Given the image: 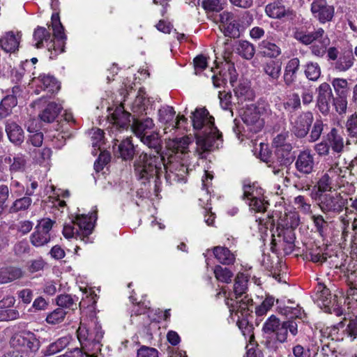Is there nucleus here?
<instances>
[{"label":"nucleus","mask_w":357,"mask_h":357,"mask_svg":"<svg viewBox=\"0 0 357 357\" xmlns=\"http://www.w3.org/2000/svg\"><path fill=\"white\" fill-rule=\"evenodd\" d=\"M22 271L19 268L6 267L0 268V283H8L20 278Z\"/></svg>","instance_id":"f704fd0d"},{"label":"nucleus","mask_w":357,"mask_h":357,"mask_svg":"<svg viewBox=\"0 0 357 357\" xmlns=\"http://www.w3.org/2000/svg\"><path fill=\"white\" fill-rule=\"evenodd\" d=\"M114 146V151L119 153V156L124 160H128L132 159L135 155L134 145L132 144L130 138H126L123 140L116 147Z\"/></svg>","instance_id":"bb28decb"},{"label":"nucleus","mask_w":357,"mask_h":357,"mask_svg":"<svg viewBox=\"0 0 357 357\" xmlns=\"http://www.w3.org/2000/svg\"><path fill=\"white\" fill-rule=\"evenodd\" d=\"M137 357H158V352L154 348L142 346L138 349Z\"/></svg>","instance_id":"338daca9"},{"label":"nucleus","mask_w":357,"mask_h":357,"mask_svg":"<svg viewBox=\"0 0 357 357\" xmlns=\"http://www.w3.org/2000/svg\"><path fill=\"white\" fill-rule=\"evenodd\" d=\"M215 278L222 282L229 283L231 281L233 273L227 268L216 266L214 268Z\"/></svg>","instance_id":"de8ad7c7"},{"label":"nucleus","mask_w":357,"mask_h":357,"mask_svg":"<svg viewBox=\"0 0 357 357\" xmlns=\"http://www.w3.org/2000/svg\"><path fill=\"white\" fill-rule=\"evenodd\" d=\"M305 77L311 81H317L321 75V68L316 62H308L304 66Z\"/></svg>","instance_id":"79ce46f5"},{"label":"nucleus","mask_w":357,"mask_h":357,"mask_svg":"<svg viewBox=\"0 0 357 357\" xmlns=\"http://www.w3.org/2000/svg\"><path fill=\"white\" fill-rule=\"evenodd\" d=\"M269 111L270 107L264 101L247 105L242 114V120L245 126L244 129L252 133L261 131L264 126L263 116Z\"/></svg>","instance_id":"6e6552de"},{"label":"nucleus","mask_w":357,"mask_h":357,"mask_svg":"<svg viewBox=\"0 0 357 357\" xmlns=\"http://www.w3.org/2000/svg\"><path fill=\"white\" fill-rule=\"evenodd\" d=\"M236 50L238 54L245 59H251L255 52L254 45L246 40L240 41Z\"/></svg>","instance_id":"37998d69"},{"label":"nucleus","mask_w":357,"mask_h":357,"mask_svg":"<svg viewBox=\"0 0 357 357\" xmlns=\"http://www.w3.org/2000/svg\"><path fill=\"white\" fill-rule=\"evenodd\" d=\"M17 104L14 96H6L0 103V117L5 118L12 112V109Z\"/></svg>","instance_id":"ea45409f"},{"label":"nucleus","mask_w":357,"mask_h":357,"mask_svg":"<svg viewBox=\"0 0 357 357\" xmlns=\"http://www.w3.org/2000/svg\"><path fill=\"white\" fill-rule=\"evenodd\" d=\"M50 240V234L36 227V231L31 236V243L36 247H40L47 243Z\"/></svg>","instance_id":"c03bdc74"},{"label":"nucleus","mask_w":357,"mask_h":357,"mask_svg":"<svg viewBox=\"0 0 357 357\" xmlns=\"http://www.w3.org/2000/svg\"><path fill=\"white\" fill-rule=\"evenodd\" d=\"M226 304L229 308L231 315H241L243 317H249L252 310L250 307L252 305V299L248 295H245L243 298H236L235 301L232 299H227Z\"/></svg>","instance_id":"f8f14e48"},{"label":"nucleus","mask_w":357,"mask_h":357,"mask_svg":"<svg viewBox=\"0 0 357 357\" xmlns=\"http://www.w3.org/2000/svg\"><path fill=\"white\" fill-rule=\"evenodd\" d=\"M205 10L209 11H220L222 9L221 0H204L202 3Z\"/></svg>","instance_id":"0e129e2a"},{"label":"nucleus","mask_w":357,"mask_h":357,"mask_svg":"<svg viewBox=\"0 0 357 357\" xmlns=\"http://www.w3.org/2000/svg\"><path fill=\"white\" fill-rule=\"evenodd\" d=\"M96 214L91 215H77L75 220L66 223L63 229V234L66 238H79L85 243L89 241V236L91 234Z\"/></svg>","instance_id":"423d86ee"},{"label":"nucleus","mask_w":357,"mask_h":357,"mask_svg":"<svg viewBox=\"0 0 357 357\" xmlns=\"http://www.w3.org/2000/svg\"><path fill=\"white\" fill-rule=\"evenodd\" d=\"M342 173L341 167L337 163L333 164L329 169L324 174L328 176L330 181L337 182Z\"/></svg>","instance_id":"052dcab7"},{"label":"nucleus","mask_w":357,"mask_h":357,"mask_svg":"<svg viewBox=\"0 0 357 357\" xmlns=\"http://www.w3.org/2000/svg\"><path fill=\"white\" fill-rule=\"evenodd\" d=\"M222 29H223L226 36L234 38L239 35L238 24L234 19L228 24H226V25H224Z\"/></svg>","instance_id":"13d9d810"},{"label":"nucleus","mask_w":357,"mask_h":357,"mask_svg":"<svg viewBox=\"0 0 357 357\" xmlns=\"http://www.w3.org/2000/svg\"><path fill=\"white\" fill-rule=\"evenodd\" d=\"M111 116V121L117 128H123L130 124V114L125 111L122 104L116 107Z\"/></svg>","instance_id":"412c9836"},{"label":"nucleus","mask_w":357,"mask_h":357,"mask_svg":"<svg viewBox=\"0 0 357 357\" xmlns=\"http://www.w3.org/2000/svg\"><path fill=\"white\" fill-rule=\"evenodd\" d=\"M327 141L332 151L340 156V153L343 151L344 142L343 137L337 129H331V132L327 135Z\"/></svg>","instance_id":"5701e85b"},{"label":"nucleus","mask_w":357,"mask_h":357,"mask_svg":"<svg viewBox=\"0 0 357 357\" xmlns=\"http://www.w3.org/2000/svg\"><path fill=\"white\" fill-rule=\"evenodd\" d=\"M77 335L81 349L75 348L66 352L68 357H83V354L86 357H97L98 352L100 351V341L103 337L101 327L95 326L93 328L91 326L87 328L81 323Z\"/></svg>","instance_id":"7ed1b4c3"},{"label":"nucleus","mask_w":357,"mask_h":357,"mask_svg":"<svg viewBox=\"0 0 357 357\" xmlns=\"http://www.w3.org/2000/svg\"><path fill=\"white\" fill-rule=\"evenodd\" d=\"M191 142V139L189 137H183L169 139L167 146L176 153H185L188 152V146Z\"/></svg>","instance_id":"7c9ffc66"},{"label":"nucleus","mask_w":357,"mask_h":357,"mask_svg":"<svg viewBox=\"0 0 357 357\" xmlns=\"http://www.w3.org/2000/svg\"><path fill=\"white\" fill-rule=\"evenodd\" d=\"M324 33V30L322 28L317 29L314 32L307 33L303 31H297L294 33V38L305 45H309L318 40Z\"/></svg>","instance_id":"cd10ccee"},{"label":"nucleus","mask_w":357,"mask_h":357,"mask_svg":"<svg viewBox=\"0 0 357 357\" xmlns=\"http://www.w3.org/2000/svg\"><path fill=\"white\" fill-rule=\"evenodd\" d=\"M51 25L56 41L52 40L50 32L46 28L38 26L35 29L33 33V45L38 49L46 46L49 51L53 50L56 54L62 53L64 51L66 36L58 13L52 14Z\"/></svg>","instance_id":"f03ea898"},{"label":"nucleus","mask_w":357,"mask_h":357,"mask_svg":"<svg viewBox=\"0 0 357 357\" xmlns=\"http://www.w3.org/2000/svg\"><path fill=\"white\" fill-rule=\"evenodd\" d=\"M317 41L320 43V46L313 45L312 47V52L315 56H323L326 53L328 46L330 45V40L327 35L324 33L323 36L320 37Z\"/></svg>","instance_id":"3c124183"},{"label":"nucleus","mask_w":357,"mask_h":357,"mask_svg":"<svg viewBox=\"0 0 357 357\" xmlns=\"http://www.w3.org/2000/svg\"><path fill=\"white\" fill-rule=\"evenodd\" d=\"M155 124L152 119H135L131 126L133 133L140 139V141L155 152L161 148V139L157 132H151Z\"/></svg>","instance_id":"0eeeda50"},{"label":"nucleus","mask_w":357,"mask_h":357,"mask_svg":"<svg viewBox=\"0 0 357 357\" xmlns=\"http://www.w3.org/2000/svg\"><path fill=\"white\" fill-rule=\"evenodd\" d=\"M4 162L9 165V170L11 174L22 172L25 168L26 160L22 154L14 156H8L4 159Z\"/></svg>","instance_id":"72a5a7b5"},{"label":"nucleus","mask_w":357,"mask_h":357,"mask_svg":"<svg viewBox=\"0 0 357 357\" xmlns=\"http://www.w3.org/2000/svg\"><path fill=\"white\" fill-rule=\"evenodd\" d=\"M40 343L34 334L22 332L15 334L10 340L11 349L2 357H33Z\"/></svg>","instance_id":"39448f33"},{"label":"nucleus","mask_w":357,"mask_h":357,"mask_svg":"<svg viewBox=\"0 0 357 357\" xmlns=\"http://www.w3.org/2000/svg\"><path fill=\"white\" fill-rule=\"evenodd\" d=\"M298 332V324L295 320L283 321L279 331L277 332L276 340L281 343L287 342L289 335L295 337Z\"/></svg>","instance_id":"2eb2a0df"},{"label":"nucleus","mask_w":357,"mask_h":357,"mask_svg":"<svg viewBox=\"0 0 357 357\" xmlns=\"http://www.w3.org/2000/svg\"><path fill=\"white\" fill-rule=\"evenodd\" d=\"M66 314L64 309L58 307L47 316L46 321L48 324H57L63 321Z\"/></svg>","instance_id":"864d4df0"},{"label":"nucleus","mask_w":357,"mask_h":357,"mask_svg":"<svg viewBox=\"0 0 357 357\" xmlns=\"http://www.w3.org/2000/svg\"><path fill=\"white\" fill-rule=\"evenodd\" d=\"M149 105V100L140 91L132 105L131 109L134 113L142 114L144 112H146Z\"/></svg>","instance_id":"e433bc0d"},{"label":"nucleus","mask_w":357,"mask_h":357,"mask_svg":"<svg viewBox=\"0 0 357 357\" xmlns=\"http://www.w3.org/2000/svg\"><path fill=\"white\" fill-rule=\"evenodd\" d=\"M262 69L270 81H276L281 74L282 63L279 61L269 60L263 63Z\"/></svg>","instance_id":"b1692460"},{"label":"nucleus","mask_w":357,"mask_h":357,"mask_svg":"<svg viewBox=\"0 0 357 357\" xmlns=\"http://www.w3.org/2000/svg\"><path fill=\"white\" fill-rule=\"evenodd\" d=\"M282 322L280 321L279 319L272 315L264 324L263 331L266 333H275L277 338V332L279 331Z\"/></svg>","instance_id":"a18cd8bd"},{"label":"nucleus","mask_w":357,"mask_h":357,"mask_svg":"<svg viewBox=\"0 0 357 357\" xmlns=\"http://www.w3.org/2000/svg\"><path fill=\"white\" fill-rule=\"evenodd\" d=\"M141 153L134 162L135 174L139 179L148 181L151 178L159 179L164 174L165 164L164 158L158 155Z\"/></svg>","instance_id":"20e7f679"},{"label":"nucleus","mask_w":357,"mask_h":357,"mask_svg":"<svg viewBox=\"0 0 357 357\" xmlns=\"http://www.w3.org/2000/svg\"><path fill=\"white\" fill-rule=\"evenodd\" d=\"M20 39V33L15 34L13 31L6 32L0 38V47L6 52H15L19 47Z\"/></svg>","instance_id":"a211bd4d"},{"label":"nucleus","mask_w":357,"mask_h":357,"mask_svg":"<svg viewBox=\"0 0 357 357\" xmlns=\"http://www.w3.org/2000/svg\"><path fill=\"white\" fill-rule=\"evenodd\" d=\"M27 130L30 133H32L29 135V141L30 143L36 147H39L42 145L43 142V135L40 132H34L31 130V126H28Z\"/></svg>","instance_id":"680f3d73"},{"label":"nucleus","mask_w":357,"mask_h":357,"mask_svg":"<svg viewBox=\"0 0 357 357\" xmlns=\"http://www.w3.org/2000/svg\"><path fill=\"white\" fill-rule=\"evenodd\" d=\"M274 304V298L267 296L261 305L255 309V313L257 317H263L273 307Z\"/></svg>","instance_id":"6e6d98bb"},{"label":"nucleus","mask_w":357,"mask_h":357,"mask_svg":"<svg viewBox=\"0 0 357 357\" xmlns=\"http://www.w3.org/2000/svg\"><path fill=\"white\" fill-rule=\"evenodd\" d=\"M71 340L72 337L70 335L60 337L56 341L48 346L46 350V354L47 355H53L57 352L61 351L70 344Z\"/></svg>","instance_id":"58836bf2"},{"label":"nucleus","mask_w":357,"mask_h":357,"mask_svg":"<svg viewBox=\"0 0 357 357\" xmlns=\"http://www.w3.org/2000/svg\"><path fill=\"white\" fill-rule=\"evenodd\" d=\"M56 303L60 307L59 308H72L73 305L76 306L74 300L70 295L63 294L60 295L56 298Z\"/></svg>","instance_id":"bf43d9fd"},{"label":"nucleus","mask_w":357,"mask_h":357,"mask_svg":"<svg viewBox=\"0 0 357 357\" xmlns=\"http://www.w3.org/2000/svg\"><path fill=\"white\" fill-rule=\"evenodd\" d=\"M250 210L258 213H264L266 211L268 202L265 199L264 196H260L247 203Z\"/></svg>","instance_id":"49530a36"},{"label":"nucleus","mask_w":357,"mask_h":357,"mask_svg":"<svg viewBox=\"0 0 357 357\" xmlns=\"http://www.w3.org/2000/svg\"><path fill=\"white\" fill-rule=\"evenodd\" d=\"M333 182L330 181L328 176L323 174L318 181L317 185V192L316 194L326 193V192H332Z\"/></svg>","instance_id":"5fc2aeb1"},{"label":"nucleus","mask_w":357,"mask_h":357,"mask_svg":"<svg viewBox=\"0 0 357 357\" xmlns=\"http://www.w3.org/2000/svg\"><path fill=\"white\" fill-rule=\"evenodd\" d=\"M314 199L317 201L319 208L324 213H339L347 204L346 195L335 191L316 194Z\"/></svg>","instance_id":"1a4fd4ad"},{"label":"nucleus","mask_w":357,"mask_h":357,"mask_svg":"<svg viewBox=\"0 0 357 357\" xmlns=\"http://www.w3.org/2000/svg\"><path fill=\"white\" fill-rule=\"evenodd\" d=\"M294 204L297 208L305 214L312 213L311 204L306 202L305 198L302 195H298L294 198Z\"/></svg>","instance_id":"4d7b16f0"},{"label":"nucleus","mask_w":357,"mask_h":357,"mask_svg":"<svg viewBox=\"0 0 357 357\" xmlns=\"http://www.w3.org/2000/svg\"><path fill=\"white\" fill-rule=\"evenodd\" d=\"M311 220H312L317 231L322 237L326 235V230L328 227V222L321 215H312Z\"/></svg>","instance_id":"09e8293b"},{"label":"nucleus","mask_w":357,"mask_h":357,"mask_svg":"<svg viewBox=\"0 0 357 357\" xmlns=\"http://www.w3.org/2000/svg\"><path fill=\"white\" fill-rule=\"evenodd\" d=\"M31 199L27 195L20 199H17L10 206V211L12 213H16L20 211L26 210L31 206Z\"/></svg>","instance_id":"8fccbe9b"},{"label":"nucleus","mask_w":357,"mask_h":357,"mask_svg":"<svg viewBox=\"0 0 357 357\" xmlns=\"http://www.w3.org/2000/svg\"><path fill=\"white\" fill-rule=\"evenodd\" d=\"M354 61V56L351 51L344 52L335 63L334 68L339 72H345L350 69Z\"/></svg>","instance_id":"c756f323"},{"label":"nucleus","mask_w":357,"mask_h":357,"mask_svg":"<svg viewBox=\"0 0 357 357\" xmlns=\"http://www.w3.org/2000/svg\"><path fill=\"white\" fill-rule=\"evenodd\" d=\"M347 130L352 137L357 136V115L352 114L347 121Z\"/></svg>","instance_id":"69168bd1"},{"label":"nucleus","mask_w":357,"mask_h":357,"mask_svg":"<svg viewBox=\"0 0 357 357\" xmlns=\"http://www.w3.org/2000/svg\"><path fill=\"white\" fill-rule=\"evenodd\" d=\"M234 91L238 102H241L247 100H252L254 96L252 91L245 83L239 84L238 86L234 88Z\"/></svg>","instance_id":"a19ab883"},{"label":"nucleus","mask_w":357,"mask_h":357,"mask_svg":"<svg viewBox=\"0 0 357 357\" xmlns=\"http://www.w3.org/2000/svg\"><path fill=\"white\" fill-rule=\"evenodd\" d=\"M284 108L289 112H293L301 107V99L298 93H292L283 103Z\"/></svg>","instance_id":"603ef678"},{"label":"nucleus","mask_w":357,"mask_h":357,"mask_svg":"<svg viewBox=\"0 0 357 357\" xmlns=\"http://www.w3.org/2000/svg\"><path fill=\"white\" fill-rule=\"evenodd\" d=\"M294 357H311L310 349H305L301 344H296L292 347Z\"/></svg>","instance_id":"774afa93"},{"label":"nucleus","mask_w":357,"mask_h":357,"mask_svg":"<svg viewBox=\"0 0 357 357\" xmlns=\"http://www.w3.org/2000/svg\"><path fill=\"white\" fill-rule=\"evenodd\" d=\"M259 49L264 56L269 58H277L281 54L280 47L268 39L264 40L259 43Z\"/></svg>","instance_id":"c85d7f7f"},{"label":"nucleus","mask_w":357,"mask_h":357,"mask_svg":"<svg viewBox=\"0 0 357 357\" xmlns=\"http://www.w3.org/2000/svg\"><path fill=\"white\" fill-rule=\"evenodd\" d=\"M158 121L166 126L164 128L165 133H167V129H175L174 117L176 112L172 107L165 105L161 107L158 110Z\"/></svg>","instance_id":"6ab92c4d"},{"label":"nucleus","mask_w":357,"mask_h":357,"mask_svg":"<svg viewBox=\"0 0 357 357\" xmlns=\"http://www.w3.org/2000/svg\"><path fill=\"white\" fill-rule=\"evenodd\" d=\"M63 107L61 103L50 102L39 114L40 119L47 123H51L55 120Z\"/></svg>","instance_id":"4be33fe9"},{"label":"nucleus","mask_w":357,"mask_h":357,"mask_svg":"<svg viewBox=\"0 0 357 357\" xmlns=\"http://www.w3.org/2000/svg\"><path fill=\"white\" fill-rule=\"evenodd\" d=\"M296 168L301 173L308 174L314 169V157L308 151H304L299 153L296 160Z\"/></svg>","instance_id":"4468645a"},{"label":"nucleus","mask_w":357,"mask_h":357,"mask_svg":"<svg viewBox=\"0 0 357 357\" xmlns=\"http://www.w3.org/2000/svg\"><path fill=\"white\" fill-rule=\"evenodd\" d=\"M317 91V104L319 108L322 112H326L328 110L329 102L333 97L331 88L328 83L324 82L319 85Z\"/></svg>","instance_id":"dca6fc26"},{"label":"nucleus","mask_w":357,"mask_h":357,"mask_svg":"<svg viewBox=\"0 0 357 357\" xmlns=\"http://www.w3.org/2000/svg\"><path fill=\"white\" fill-rule=\"evenodd\" d=\"M243 199L248 203L255 198L263 196L264 190L255 183H244L243 186Z\"/></svg>","instance_id":"473e14b6"},{"label":"nucleus","mask_w":357,"mask_h":357,"mask_svg":"<svg viewBox=\"0 0 357 357\" xmlns=\"http://www.w3.org/2000/svg\"><path fill=\"white\" fill-rule=\"evenodd\" d=\"M30 84L37 88V93L40 91H44L52 95L56 93L60 89V84L56 79L52 76L46 75L33 77Z\"/></svg>","instance_id":"9b49d317"},{"label":"nucleus","mask_w":357,"mask_h":357,"mask_svg":"<svg viewBox=\"0 0 357 357\" xmlns=\"http://www.w3.org/2000/svg\"><path fill=\"white\" fill-rule=\"evenodd\" d=\"M311 12L314 18L324 24L332 20L335 8L328 5L326 0H314L311 3Z\"/></svg>","instance_id":"9d476101"},{"label":"nucleus","mask_w":357,"mask_h":357,"mask_svg":"<svg viewBox=\"0 0 357 357\" xmlns=\"http://www.w3.org/2000/svg\"><path fill=\"white\" fill-rule=\"evenodd\" d=\"M266 14L272 18L280 19L286 16L292 15L290 10L286 9L280 2H273L266 6Z\"/></svg>","instance_id":"393cba45"},{"label":"nucleus","mask_w":357,"mask_h":357,"mask_svg":"<svg viewBox=\"0 0 357 357\" xmlns=\"http://www.w3.org/2000/svg\"><path fill=\"white\" fill-rule=\"evenodd\" d=\"M213 254L217 260L222 264L229 265L235 261L234 254L225 247H215Z\"/></svg>","instance_id":"2f4dec72"},{"label":"nucleus","mask_w":357,"mask_h":357,"mask_svg":"<svg viewBox=\"0 0 357 357\" xmlns=\"http://www.w3.org/2000/svg\"><path fill=\"white\" fill-rule=\"evenodd\" d=\"M299 67L300 61L298 58H293L287 62L284 73V81L287 85H290L295 81Z\"/></svg>","instance_id":"a878e982"},{"label":"nucleus","mask_w":357,"mask_h":357,"mask_svg":"<svg viewBox=\"0 0 357 357\" xmlns=\"http://www.w3.org/2000/svg\"><path fill=\"white\" fill-rule=\"evenodd\" d=\"M197 135L195 152L202 158V154L212 149H218L222 143V134L214 125V118L205 108H197L190 116Z\"/></svg>","instance_id":"f257e3e1"},{"label":"nucleus","mask_w":357,"mask_h":357,"mask_svg":"<svg viewBox=\"0 0 357 357\" xmlns=\"http://www.w3.org/2000/svg\"><path fill=\"white\" fill-rule=\"evenodd\" d=\"M103 131L99 128L92 129L89 132L93 147L92 153L94 155H97L99 151H101V146L103 144Z\"/></svg>","instance_id":"4c0bfd02"},{"label":"nucleus","mask_w":357,"mask_h":357,"mask_svg":"<svg viewBox=\"0 0 357 357\" xmlns=\"http://www.w3.org/2000/svg\"><path fill=\"white\" fill-rule=\"evenodd\" d=\"M5 130L9 140L15 145H20L24 139L23 129L13 121H8Z\"/></svg>","instance_id":"f3484780"},{"label":"nucleus","mask_w":357,"mask_h":357,"mask_svg":"<svg viewBox=\"0 0 357 357\" xmlns=\"http://www.w3.org/2000/svg\"><path fill=\"white\" fill-rule=\"evenodd\" d=\"M290 135L289 132H282L278 134L273 139V144L277 149V153L280 155L282 152V156L284 158L292 149Z\"/></svg>","instance_id":"aec40b11"},{"label":"nucleus","mask_w":357,"mask_h":357,"mask_svg":"<svg viewBox=\"0 0 357 357\" xmlns=\"http://www.w3.org/2000/svg\"><path fill=\"white\" fill-rule=\"evenodd\" d=\"M345 333L350 338L351 341H354L357 338V317L349 321L346 328Z\"/></svg>","instance_id":"e2e57ef3"},{"label":"nucleus","mask_w":357,"mask_h":357,"mask_svg":"<svg viewBox=\"0 0 357 357\" xmlns=\"http://www.w3.org/2000/svg\"><path fill=\"white\" fill-rule=\"evenodd\" d=\"M313 114L310 112L301 113L292 121L291 131L298 137H304L308 133L313 122Z\"/></svg>","instance_id":"ddd939ff"},{"label":"nucleus","mask_w":357,"mask_h":357,"mask_svg":"<svg viewBox=\"0 0 357 357\" xmlns=\"http://www.w3.org/2000/svg\"><path fill=\"white\" fill-rule=\"evenodd\" d=\"M248 281V276L243 273L237 274L234 285V291L236 298H240L245 294Z\"/></svg>","instance_id":"c9c22d12"}]
</instances>
